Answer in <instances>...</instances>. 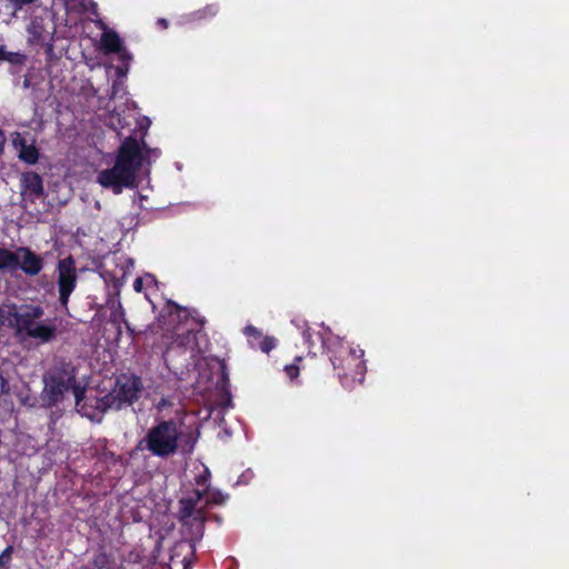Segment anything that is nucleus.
<instances>
[{"label": "nucleus", "mask_w": 569, "mask_h": 569, "mask_svg": "<svg viewBox=\"0 0 569 569\" xmlns=\"http://www.w3.org/2000/svg\"><path fill=\"white\" fill-rule=\"evenodd\" d=\"M99 459L104 462L117 463L119 461V457L107 447H103L101 452L99 453Z\"/></svg>", "instance_id": "nucleus-21"}, {"label": "nucleus", "mask_w": 569, "mask_h": 569, "mask_svg": "<svg viewBox=\"0 0 569 569\" xmlns=\"http://www.w3.org/2000/svg\"><path fill=\"white\" fill-rule=\"evenodd\" d=\"M321 348L327 351L332 368L340 383L351 389L362 383L367 372L365 351L360 347H352L345 339L330 333L327 339L319 336Z\"/></svg>", "instance_id": "nucleus-2"}, {"label": "nucleus", "mask_w": 569, "mask_h": 569, "mask_svg": "<svg viewBox=\"0 0 569 569\" xmlns=\"http://www.w3.org/2000/svg\"><path fill=\"white\" fill-rule=\"evenodd\" d=\"M181 435V429L176 420H160L147 430L138 443V449L167 459L178 452Z\"/></svg>", "instance_id": "nucleus-4"}, {"label": "nucleus", "mask_w": 569, "mask_h": 569, "mask_svg": "<svg viewBox=\"0 0 569 569\" xmlns=\"http://www.w3.org/2000/svg\"><path fill=\"white\" fill-rule=\"evenodd\" d=\"M276 347V340L272 337H263L259 343L261 351L268 353Z\"/></svg>", "instance_id": "nucleus-23"}, {"label": "nucleus", "mask_w": 569, "mask_h": 569, "mask_svg": "<svg viewBox=\"0 0 569 569\" xmlns=\"http://www.w3.org/2000/svg\"><path fill=\"white\" fill-rule=\"evenodd\" d=\"M206 482V478L204 477H198L197 478V483L198 485H203Z\"/></svg>", "instance_id": "nucleus-33"}, {"label": "nucleus", "mask_w": 569, "mask_h": 569, "mask_svg": "<svg viewBox=\"0 0 569 569\" xmlns=\"http://www.w3.org/2000/svg\"><path fill=\"white\" fill-rule=\"evenodd\" d=\"M158 24H160L162 28L168 27V21L163 18L158 19Z\"/></svg>", "instance_id": "nucleus-31"}, {"label": "nucleus", "mask_w": 569, "mask_h": 569, "mask_svg": "<svg viewBox=\"0 0 569 569\" xmlns=\"http://www.w3.org/2000/svg\"><path fill=\"white\" fill-rule=\"evenodd\" d=\"M4 144H6V136L2 129H0V157L4 152Z\"/></svg>", "instance_id": "nucleus-29"}, {"label": "nucleus", "mask_w": 569, "mask_h": 569, "mask_svg": "<svg viewBox=\"0 0 569 569\" xmlns=\"http://www.w3.org/2000/svg\"><path fill=\"white\" fill-rule=\"evenodd\" d=\"M13 147L18 150V157L27 164H36L39 160L40 152L34 144V141L28 143L27 140L19 133L12 140Z\"/></svg>", "instance_id": "nucleus-12"}, {"label": "nucleus", "mask_w": 569, "mask_h": 569, "mask_svg": "<svg viewBox=\"0 0 569 569\" xmlns=\"http://www.w3.org/2000/svg\"><path fill=\"white\" fill-rule=\"evenodd\" d=\"M43 389L40 399L44 408L51 409L64 400V395L74 383V367L61 363L49 369L42 377Z\"/></svg>", "instance_id": "nucleus-6"}, {"label": "nucleus", "mask_w": 569, "mask_h": 569, "mask_svg": "<svg viewBox=\"0 0 569 569\" xmlns=\"http://www.w3.org/2000/svg\"><path fill=\"white\" fill-rule=\"evenodd\" d=\"M219 12V6L217 3H209L203 8L196 10L190 13L192 21H201L216 17Z\"/></svg>", "instance_id": "nucleus-16"}, {"label": "nucleus", "mask_w": 569, "mask_h": 569, "mask_svg": "<svg viewBox=\"0 0 569 569\" xmlns=\"http://www.w3.org/2000/svg\"><path fill=\"white\" fill-rule=\"evenodd\" d=\"M118 54V58L121 62V67H118L117 73L119 76H124L128 72L129 69V62L132 59L131 53L122 46L120 51L116 52Z\"/></svg>", "instance_id": "nucleus-19"}, {"label": "nucleus", "mask_w": 569, "mask_h": 569, "mask_svg": "<svg viewBox=\"0 0 569 569\" xmlns=\"http://www.w3.org/2000/svg\"><path fill=\"white\" fill-rule=\"evenodd\" d=\"M13 547L8 546L0 555V568L7 567L11 561Z\"/></svg>", "instance_id": "nucleus-24"}, {"label": "nucleus", "mask_w": 569, "mask_h": 569, "mask_svg": "<svg viewBox=\"0 0 569 569\" xmlns=\"http://www.w3.org/2000/svg\"><path fill=\"white\" fill-rule=\"evenodd\" d=\"M70 390H72V393L76 399V406L81 412V407L83 406V402L88 399L86 398V388L80 386V383L77 382V373L74 372V383L71 386Z\"/></svg>", "instance_id": "nucleus-18"}, {"label": "nucleus", "mask_w": 569, "mask_h": 569, "mask_svg": "<svg viewBox=\"0 0 569 569\" xmlns=\"http://www.w3.org/2000/svg\"><path fill=\"white\" fill-rule=\"evenodd\" d=\"M19 266L18 249L11 251L7 248L0 247V272L3 271H16Z\"/></svg>", "instance_id": "nucleus-15"}, {"label": "nucleus", "mask_w": 569, "mask_h": 569, "mask_svg": "<svg viewBox=\"0 0 569 569\" xmlns=\"http://www.w3.org/2000/svg\"><path fill=\"white\" fill-rule=\"evenodd\" d=\"M248 330L252 331L253 333H258L257 329L253 327H248Z\"/></svg>", "instance_id": "nucleus-34"}, {"label": "nucleus", "mask_w": 569, "mask_h": 569, "mask_svg": "<svg viewBox=\"0 0 569 569\" xmlns=\"http://www.w3.org/2000/svg\"><path fill=\"white\" fill-rule=\"evenodd\" d=\"M142 390L143 383L139 376L122 373L117 377L113 388L107 393V399H111L116 410H120L137 402Z\"/></svg>", "instance_id": "nucleus-7"}, {"label": "nucleus", "mask_w": 569, "mask_h": 569, "mask_svg": "<svg viewBox=\"0 0 569 569\" xmlns=\"http://www.w3.org/2000/svg\"><path fill=\"white\" fill-rule=\"evenodd\" d=\"M3 53V46H0V56Z\"/></svg>", "instance_id": "nucleus-35"}, {"label": "nucleus", "mask_w": 569, "mask_h": 569, "mask_svg": "<svg viewBox=\"0 0 569 569\" xmlns=\"http://www.w3.org/2000/svg\"><path fill=\"white\" fill-rule=\"evenodd\" d=\"M91 565L93 569H122L116 565L114 557L103 547L94 552L91 559Z\"/></svg>", "instance_id": "nucleus-13"}, {"label": "nucleus", "mask_w": 569, "mask_h": 569, "mask_svg": "<svg viewBox=\"0 0 569 569\" xmlns=\"http://www.w3.org/2000/svg\"><path fill=\"white\" fill-rule=\"evenodd\" d=\"M228 499V495L222 493L219 490H214L210 492V496L208 497L206 501V506L214 505V506H221L223 505Z\"/></svg>", "instance_id": "nucleus-20"}, {"label": "nucleus", "mask_w": 569, "mask_h": 569, "mask_svg": "<svg viewBox=\"0 0 569 569\" xmlns=\"http://www.w3.org/2000/svg\"><path fill=\"white\" fill-rule=\"evenodd\" d=\"M142 287H143L142 278H140V277L136 278L134 281H133V289L137 292H140L142 290Z\"/></svg>", "instance_id": "nucleus-28"}, {"label": "nucleus", "mask_w": 569, "mask_h": 569, "mask_svg": "<svg viewBox=\"0 0 569 569\" xmlns=\"http://www.w3.org/2000/svg\"><path fill=\"white\" fill-rule=\"evenodd\" d=\"M148 152L150 148L143 139L138 140L132 136L124 138L117 150L114 164L98 173V183L114 194L137 188L138 176Z\"/></svg>", "instance_id": "nucleus-1"}, {"label": "nucleus", "mask_w": 569, "mask_h": 569, "mask_svg": "<svg viewBox=\"0 0 569 569\" xmlns=\"http://www.w3.org/2000/svg\"><path fill=\"white\" fill-rule=\"evenodd\" d=\"M108 410H116V406L111 399H107V395L103 397L88 398L81 407L82 415L90 419L102 416Z\"/></svg>", "instance_id": "nucleus-11"}, {"label": "nucleus", "mask_w": 569, "mask_h": 569, "mask_svg": "<svg viewBox=\"0 0 569 569\" xmlns=\"http://www.w3.org/2000/svg\"><path fill=\"white\" fill-rule=\"evenodd\" d=\"M60 305L67 309L69 298L77 287L78 276L72 256L60 259L57 266Z\"/></svg>", "instance_id": "nucleus-8"}, {"label": "nucleus", "mask_w": 569, "mask_h": 569, "mask_svg": "<svg viewBox=\"0 0 569 569\" xmlns=\"http://www.w3.org/2000/svg\"><path fill=\"white\" fill-rule=\"evenodd\" d=\"M331 332H328L326 336L321 335L320 332H315L312 331L310 328H307L306 330L302 331V338H303V342L305 345L308 347L309 349V353L312 352V348L315 347L316 345V341L313 338L317 339L318 342L321 343L320 339H319V336L323 339H327L329 337Z\"/></svg>", "instance_id": "nucleus-17"}, {"label": "nucleus", "mask_w": 569, "mask_h": 569, "mask_svg": "<svg viewBox=\"0 0 569 569\" xmlns=\"http://www.w3.org/2000/svg\"><path fill=\"white\" fill-rule=\"evenodd\" d=\"M9 315L14 319L19 332H24L28 337L37 339L42 343H48L57 337L56 319H46L44 309L40 305H12Z\"/></svg>", "instance_id": "nucleus-3"}, {"label": "nucleus", "mask_w": 569, "mask_h": 569, "mask_svg": "<svg viewBox=\"0 0 569 569\" xmlns=\"http://www.w3.org/2000/svg\"><path fill=\"white\" fill-rule=\"evenodd\" d=\"M21 193L36 200L44 194L43 179L34 171H26L20 177Z\"/></svg>", "instance_id": "nucleus-10"}, {"label": "nucleus", "mask_w": 569, "mask_h": 569, "mask_svg": "<svg viewBox=\"0 0 569 569\" xmlns=\"http://www.w3.org/2000/svg\"><path fill=\"white\" fill-rule=\"evenodd\" d=\"M206 495V490L194 489L187 497L178 501L177 519L182 532L191 542L200 541L204 533L207 521L206 506L199 507V502Z\"/></svg>", "instance_id": "nucleus-5"}, {"label": "nucleus", "mask_w": 569, "mask_h": 569, "mask_svg": "<svg viewBox=\"0 0 569 569\" xmlns=\"http://www.w3.org/2000/svg\"><path fill=\"white\" fill-rule=\"evenodd\" d=\"M0 60L9 61L11 63H21L23 60V56L18 52H8L3 48V53L1 54Z\"/></svg>", "instance_id": "nucleus-22"}, {"label": "nucleus", "mask_w": 569, "mask_h": 569, "mask_svg": "<svg viewBox=\"0 0 569 569\" xmlns=\"http://www.w3.org/2000/svg\"><path fill=\"white\" fill-rule=\"evenodd\" d=\"M18 269H21L27 276H38L43 269V258L40 254L32 251L29 247H18Z\"/></svg>", "instance_id": "nucleus-9"}, {"label": "nucleus", "mask_w": 569, "mask_h": 569, "mask_svg": "<svg viewBox=\"0 0 569 569\" xmlns=\"http://www.w3.org/2000/svg\"><path fill=\"white\" fill-rule=\"evenodd\" d=\"M287 376L292 380L299 376L300 369L297 365L291 363L284 367Z\"/></svg>", "instance_id": "nucleus-26"}, {"label": "nucleus", "mask_w": 569, "mask_h": 569, "mask_svg": "<svg viewBox=\"0 0 569 569\" xmlns=\"http://www.w3.org/2000/svg\"><path fill=\"white\" fill-rule=\"evenodd\" d=\"M100 43L104 53H116L123 46L121 38L113 30L104 31L101 34Z\"/></svg>", "instance_id": "nucleus-14"}, {"label": "nucleus", "mask_w": 569, "mask_h": 569, "mask_svg": "<svg viewBox=\"0 0 569 569\" xmlns=\"http://www.w3.org/2000/svg\"><path fill=\"white\" fill-rule=\"evenodd\" d=\"M4 323V311L2 308H0V326Z\"/></svg>", "instance_id": "nucleus-32"}, {"label": "nucleus", "mask_w": 569, "mask_h": 569, "mask_svg": "<svg viewBox=\"0 0 569 569\" xmlns=\"http://www.w3.org/2000/svg\"><path fill=\"white\" fill-rule=\"evenodd\" d=\"M37 0H12V2L14 3L16 8H22V6H26V4H31L33 2H36Z\"/></svg>", "instance_id": "nucleus-27"}, {"label": "nucleus", "mask_w": 569, "mask_h": 569, "mask_svg": "<svg viewBox=\"0 0 569 569\" xmlns=\"http://www.w3.org/2000/svg\"><path fill=\"white\" fill-rule=\"evenodd\" d=\"M221 379L228 381V372L224 363L221 365Z\"/></svg>", "instance_id": "nucleus-30"}, {"label": "nucleus", "mask_w": 569, "mask_h": 569, "mask_svg": "<svg viewBox=\"0 0 569 569\" xmlns=\"http://www.w3.org/2000/svg\"><path fill=\"white\" fill-rule=\"evenodd\" d=\"M164 311H167L169 313V316H172L173 312H176L178 315V317H179L180 312H186V309L182 308L181 306H179L178 303L169 300L166 303Z\"/></svg>", "instance_id": "nucleus-25"}]
</instances>
